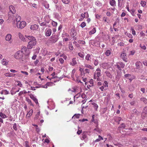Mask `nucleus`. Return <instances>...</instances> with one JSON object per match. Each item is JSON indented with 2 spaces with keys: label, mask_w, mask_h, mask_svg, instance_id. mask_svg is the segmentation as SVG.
Here are the masks:
<instances>
[{
  "label": "nucleus",
  "mask_w": 147,
  "mask_h": 147,
  "mask_svg": "<svg viewBox=\"0 0 147 147\" xmlns=\"http://www.w3.org/2000/svg\"><path fill=\"white\" fill-rule=\"evenodd\" d=\"M26 38H27V40L29 41L28 42L27 47L28 49H31L33 46L36 45V39L35 38L32 36H27Z\"/></svg>",
  "instance_id": "f257e3e1"
},
{
  "label": "nucleus",
  "mask_w": 147,
  "mask_h": 147,
  "mask_svg": "<svg viewBox=\"0 0 147 147\" xmlns=\"http://www.w3.org/2000/svg\"><path fill=\"white\" fill-rule=\"evenodd\" d=\"M59 35H54L53 34L50 38L48 40V42L49 43L53 44L55 43L59 40Z\"/></svg>",
  "instance_id": "f03ea898"
},
{
  "label": "nucleus",
  "mask_w": 147,
  "mask_h": 147,
  "mask_svg": "<svg viewBox=\"0 0 147 147\" xmlns=\"http://www.w3.org/2000/svg\"><path fill=\"white\" fill-rule=\"evenodd\" d=\"M23 51H18L14 55V57L16 59H21L24 53H23Z\"/></svg>",
  "instance_id": "7ed1b4c3"
},
{
  "label": "nucleus",
  "mask_w": 147,
  "mask_h": 147,
  "mask_svg": "<svg viewBox=\"0 0 147 147\" xmlns=\"http://www.w3.org/2000/svg\"><path fill=\"white\" fill-rule=\"evenodd\" d=\"M71 36L73 38V40H76L77 38V34L74 29L72 28L71 29Z\"/></svg>",
  "instance_id": "20e7f679"
},
{
  "label": "nucleus",
  "mask_w": 147,
  "mask_h": 147,
  "mask_svg": "<svg viewBox=\"0 0 147 147\" xmlns=\"http://www.w3.org/2000/svg\"><path fill=\"white\" fill-rule=\"evenodd\" d=\"M18 28L22 29L26 25V22L24 21L19 22L16 24Z\"/></svg>",
  "instance_id": "39448f33"
},
{
  "label": "nucleus",
  "mask_w": 147,
  "mask_h": 147,
  "mask_svg": "<svg viewBox=\"0 0 147 147\" xmlns=\"http://www.w3.org/2000/svg\"><path fill=\"white\" fill-rule=\"evenodd\" d=\"M115 66L119 70H121V68L124 67L125 64L122 62H120L117 63L116 65H115Z\"/></svg>",
  "instance_id": "423d86ee"
},
{
  "label": "nucleus",
  "mask_w": 147,
  "mask_h": 147,
  "mask_svg": "<svg viewBox=\"0 0 147 147\" xmlns=\"http://www.w3.org/2000/svg\"><path fill=\"white\" fill-rule=\"evenodd\" d=\"M90 42L92 45L96 47H98L100 45L99 42L97 40H91Z\"/></svg>",
  "instance_id": "0eeeda50"
},
{
  "label": "nucleus",
  "mask_w": 147,
  "mask_h": 147,
  "mask_svg": "<svg viewBox=\"0 0 147 147\" xmlns=\"http://www.w3.org/2000/svg\"><path fill=\"white\" fill-rule=\"evenodd\" d=\"M11 35L10 34H8L5 36V40L8 41L9 43H11L12 42V40H11Z\"/></svg>",
  "instance_id": "6e6552de"
},
{
  "label": "nucleus",
  "mask_w": 147,
  "mask_h": 147,
  "mask_svg": "<svg viewBox=\"0 0 147 147\" xmlns=\"http://www.w3.org/2000/svg\"><path fill=\"white\" fill-rule=\"evenodd\" d=\"M29 96H30V98L35 102L36 105L39 104L37 99L33 95L30 94Z\"/></svg>",
  "instance_id": "1a4fd4ad"
},
{
  "label": "nucleus",
  "mask_w": 147,
  "mask_h": 147,
  "mask_svg": "<svg viewBox=\"0 0 147 147\" xmlns=\"http://www.w3.org/2000/svg\"><path fill=\"white\" fill-rule=\"evenodd\" d=\"M147 114V106H146L144 107L143 108L142 112V113L141 115L142 116H143L144 117H145V115H146Z\"/></svg>",
  "instance_id": "9d476101"
},
{
  "label": "nucleus",
  "mask_w": 147,
  "mask_h": 147,
  "mask_svg": "<svg viewBox=\"0 0 147 147\" xmlns=\"http://www.w3.org/2000/svg\"><path fill=\"white\" fill-rule=\"evenodd\" d=\"M9 9L10 11H11L13 14H14L16 13V10L14 7L11 5L9 7Z\"/></svg>",
  "instance_id": "9b49d317"
},
{
  "label": "nucleus",
  "mask_w": 147,
  "mask_h": 147,
  "mask_svg": "<svg viewBox=\"0 0 147 147\" xmlns=\"http://www.w3.org/2000/svg\"><path fill=\"white\" fill-rule=\"evenodd\" d=\"M19 36L20 38L24 41H28L27 38H26L27 36H26V38H25L23 35L20 33H19Z\"/></svg>",
  "instance_id": "f8f14e48"
},
{
  "label": "nucleus",
  "mask_w": 147,
  "mask_h": 147,
  "mask_svg": "<svg viewBox=\"0 0 147 147\" xmlns=\"http://www.w3.org/2000/svg\"><path fill=\"white\" fill-rule=\"evenodd\" d=\"M51 29H49L45 32V35L46 36H49L51 35Z\"/></svg>",
  "instance_id": "ddd939ff"
},
{
  "label": "nucleus",
  "mask_w": 147,
  "mask_h": 147,
  "mask_svg": "<svg viewBox=\"0 0 147 147\" xmlns=\"http://www.w3.org/2000/svg\"><path fill=\"white\" fill-rule=\"evenodd\" d=\"M87 132L86 131H83L82 134V137L81 138V139L83 140L86 139L87 138Z\"/></svg>",
  "instance_id": "4468645a"
},
{
  "label": "nucleus",
  "mask_w": 147,
  "mask_h": 147,
  "mask_svg": "<svg viewBox=\"0 0 147 147\" xmlns=\"http://www.w3.org/2000/svg\"><path fill=\"white\" fill-rule=\"evenodd\" d=\"M38 26L36 24L32 25L30 27V29L32 30H36L38 28Z\"/></svg>",
  "instance_id": "2eb2a0df"
},
{
  "label": "nucleus",
  "mask_w": 147,
  "mask_h": 147,
  "mask_svg": "<svg viewBox=\"0 0 147 147\" xmlns=\"http://www.w3.org/2000/svg\"><path fill=\"white\" fill-rule=\"evenodd\" d=\"M142 64V63L140 61H137L135 64L136 69H139L140 67V66Z\"/></svg>",
  "instance_id": "dca6fc26"
},
{
  "label": "nucleus",
  "mask_w": 147,
  "mask_h": 147,
  "mask_svg": "<svg viewBox=\"0 0 147 147\" xmlns=\"http://www.w3.org/2000/svg\"><path fill=\"white\" fill-rule=\"evenodd\" d=\"M92 55L90 54H87L85 57V59L87 61H90L91 59Z\"/></svg>",
  "instance_id": "f3484780"
},
{
  "label": "nucleus",
  "mask_w": 147,
  "mask_h": 147,
  "mask_svg": "<svg viewBox=\"0 0 147 147\" xmlns=\"http://www.w3.org/2000/svg\"><path fill=\"white\" fill-rule=\"evenodd\" d=\"M93 80L92 79L90 80L89 81V82L90 84V85H88L87 86V87L88 88H90V87H92L93 86Z\"/></svg>",
  "instance_id": "a211bd4d"
},
{
  "label": "nucleus",
  "mask_w": 147,
  "mask_h": 147,
  "mask_svg": "<svg viewBox=\"0 0 147 147\" xmlns=\"http://www.w3.org/2000/svg\"><path fill=\"white\" fill-rule=\"evenodd\" d=\"M77 64L76 61V58H73L72 59V61L70 63V65H71L73 66H74Z\"/></svg>",
  "instance_id": "6ab92c4d"
},
{
  "label": "nucleus",
  "mask_w": 147,
  "mask_h": 147,
  "mask_svg": "<svg viewBox=\"0 0 147 147\" xmlns=\"http://www.w3.org/2000/svg\"><path fill=\"white\" fill-rule=\"evenodd\" d=\"M42 4L46 8L48 9L49 7V4L46 1H44Z\"/></svg>",
  "instance_id": "aec40b11"
},
{
  "label": "nucleus",
  "mask_w": 147,
  "mask_h": 147,
  "mask_svg": "<svg viewBox=\"0 0 147 147\" xmlns=\"http://www.w3.org/2000/svg\"><path fill=\"white\" fill-rule=\"evenodd\" d=\"M141 101H143L145 104H147V99L145 98L142 97L140 99Z\"/></svg>",
  "instance_id": "412c9836"
},
{
  "label": "nucleus",
  "mask_w": 147,
  "mask_h": 147,
  "mask_svg": "<svg viewBox=\"0 0 147 147\" xmlns=\"http://www.w3.org/2000/svg\"><path fill=\"white\" fill-rule=\"evenodd\" d=\"M110 5L113 7L116 6V2L115 0H112L110 2Z\"/></svg>",
  "instance_id": "4be33fe9"
},
{
  "label": "nucleus",
  "mask_w": 147,
  "mask_h": 147,
  "mask_svg": "<svg viewBox=\"0 0 147 147\" xmlns=\"http://www.w3.org/2000/svg\"><path fill=\"white\" fill-rule=\"evenodd\" d=\"M96 31V28H94L91 30L90 31L89 34L90 35H91L92 34H93L95 33Z\"/></svg>",
  "instance_id": "5701e85b"
},
{
  "label": "nucleus",
  "mask_w": 147,
  "mask_h": 147,
  "mask_svg": "<svg viewBox=\"0 0 147 147\" xmlns=\"http://www.w3.org/2000/svg\"><path fill=\"white\" fill-rule=\"evenodd\" d=\"M33 112V111L32 109L30 110L29 111L28 113L26 115V117H29L32 115Z\"/></svg>",
  "instance_id": "b1692460"
},
{
  "label": "nucleus",
  "mask_w": 147,
  "mask_h": 147,
  "mask_svg": "<svg viewBox=\"0 0 147 147\" xmlns=\"http://www.w3.org/2000/svg\"><path fill=\"white\" fill-rule=\"evenodd\" d=\"M105 88V90H106L107 88L108 87V83L107 81H105L104 83L103 84V86Z\"/></svg>",
  "instance_id": "393cba45"
},
{
  "label": "nucleus",
  "mask_w": 147,
  "mask_h": 147,
  "mask_svg": "<svg viewBox=\"0 0 147 147\" xmlns=\"http://www.w3.org/2000/svg\"><path fill=\"white\" fill-rule=\"evenodd\" d=\"M105 73L106 74V76L107 77L110 78H112V76L109 71H106L105 72Z\"/></svg>",
  "instance_id": "a878e982"
},
{
  "label": "nucleus",
  "mask_w": 147,
  "mask_h": 147,
  "mask_svg": "<svg viewBox=\"0 0 147 147\" xmlns=\"http://www.w3.org/2000/svg\"><path fill=\"white\" fill-rule=\"evenodd\" d=\"M21 19V17L18 16V15H17L16 16V23L17 22H20V20Z\"/></svg>",
  "instance_id": "bb28decb"
},
{
  "label": "nucleus",
  "mask_w": 147,
  "mask_h": 147,
  "mask_svg": "<svg viewBox=\"0 0 147 147\" xmlns=\"http://www.w3.org/2000/svg\"><path fill=\"white\" fill-rule=\"evenodd\" d=\"M96 75V78L97 80H99V77L100 76V72H97L96 74H95Z\"/></svg>",
  "instance_id": "cd10ccee"
},
{
  "label": "nucleus",
  "mask_w": 147,
  "mask_h": 147,
  "mask_svg": "<svg viewBox=\"0 0 147 147\" xmlns=\"http://www.w3.org/2000/svg\"><path fill=\"white\" fill-rule=\"evenodd\" d=\"M98 138L96 139L94 141L95 142H97L100 141L101 140H103V138L100 135L98 136Z\"/></svg>",
  "instance_id": "c85d7f7f"
},
{
  "label": "nucleus",
  "mask_w": 147,
  "mask_h": 147,
  "mask_svg": "<svg viewBox=\"0 0 147 147\" xmlns=\"http://www.w3.org/2000/svg\"><path fill=\"white\" fill-rule=\"evenodd\" d=\"M92 104L94 108L96 109V110H97L98 108V106L96 103L95 102H93L92 103Z\"/></svg>",
  "instance_id": "c756f323"
},
{
  "label": "nucleus",
  "mask_w": 147,
  "mask_h": 147,
  "mask_svg": "<svg viewBox=\"0 0 147 147\" xmlns=\"http://www.w3.org/2000/svg\"><path fill=\"white\" fill-rule=\"evenodd\" d=\"M121 118L119 117H116L114 118L116 122H119L121 120Z\"/></svg>",
  "instance_id": "7c9ffc66"
},
{
  "label": "nucleus",
  "mask_w": 147,
  "mask_h": 147,
  "mask_svg": "<svg viewBox=\"0 0 147 147\" xmlns=\"http://www.w3.org/2000/svg\"><path fill=\"white\" fill-rule=\"evenodd\" d=\"M80 114H75L72 117V119L74 118L75 119V118L78 119L79 118Z\"/></svg>",
  "instance_id": "2f4dec72"
},
{
  "label": "nucleus",
  "mask_w": 147,
  "mask_h": 147,
  "mask_svg": "<svg viewBox=\"0 0 147 147\" xmlns=\"http://www.w3.org/2000/svg\"><path fill=\"white\" fill-rule=\"evenodd\" d=\"M55 7L59 11H60L61 10V6L60 5L58 4L55 5Z\"/></svg>",
  "instance_id": "473e14b6"
},
{
  "label": "nucleus",
  "mask_w": 147,
  "mask_h": 147,
  "mask_svg": "<svg viewBox=\"0 0 147 147\" xmlns=\"http://www.w3.org/2000/svg\"><path fill=\"white\" fill-rule=\"evenodd\" d=\"M86 13L88 15L87 17H88V13L87 12H85L84 13H82L81 14V16L83 18H84L85 17V14Z\"/></svg>",
  "instance_id": "72a5a7b5"
},
{
  "label": "nucleus",
  "mask_w": 147,
  "mask_h": 147,
  "mask_svg": "<svg viewBox=\"0 0 147 147\" xmlns=\"http://www.w3.org/2000/svg\"><path fill=\"white\" fill-rule=\"evenodd\" d=\"M0 116L2 118H5L7 117L6 115L1 112L0 113Z\"/></svg>",
  "instance_id": "f704fd0d"
},
{
  "label": "nucleus",
  "mask_w": 147,
  "mask_h": 147,
  "mask_svg": "<svg viewBox=\"0 0 147 147\" xmlns=\"http://www.w3.org/2000/svg\"><path fill=\"white\" fill-rule=\"evenodd\" d=\"M85 67L87 68L90 69H93V68L92 66L86 64L85 65Z\"/></svg>",
  "instance_id": "c9c22d12"
},
{
  "label": "nucleus",
  "mask_w": 147,
  "mask_h": 147,
  "mask_svg": "<svg viewBox=\"0 0 147 147\" xmlns=\"http://www.w3.org/2000/svg\"><path fill=\"white\" fill-rule=\"evenodd\" d=\"M62 2L65 4H68L70 2V0H61Z\"/></svg>",
  "instance_id": "e433bc0d"
},
{
  "label": "nucleus",
  "mask_w": 147,
  "mask_h": 147,
  "mask_svg": "<svg viewBox=\"0 0 147 147\" xmlns=\"http://www.w3.org/2000/svg\"><path fill=\"white\" fill-rule=\"evenodd\" d=\"M26 93H27V92H26L25 90H24L23 91H21L18 94L20 96L22 95L23 94H26Z\"/></svg>",
  "instance_id": "4c0bfd02"
},
{
  "label": "nucleus",
  "mask_w": 147,
  "mask_h": 147,
  "mask_svg": "<svg viewBox=\"0 0 147 147\" xmlns=\"http://www.w3.org/2000/svg\"><path fill=\"white\" fill-rule=\"evenodd\" d=\"M107 138L109 141H111L113 139V138L110 134H109L107 135Z\"/></svg>",
  "instance_id": "58836bf2"
},
{
  "label": "nucleus",
  "mask_w": 147,
  "mask_h": 147,
  "mask_svg": "<svg viewBox=\"0 0 147 147\" xmlns=\"http://www.w3.org/2000/svg\"><path fill=\"white\" fill-rule=\"evenodd\" d=\"M105 54L106 56H108L110 55L111 52L110 50H107L106 51Z\"/></svg>",
  "instance_id": "ea45409f"
},
{
  "label": "nucleus",
  "mask_w": 147,
  "mask_h": 147,
  "mask_svg": "<svg viewBox=\"0 0 147 147\" xmlns=\"http://www.w3.org/2000/svg\"><path fill=\"white\" fill-rule=\"evenodd\" d=\"M98 125H96V128L94 129V130L95 131H97L99 133H100L101 132V131H100V130L98 128Z\"/></svg>",
  "instance_id": "a19ab883"
},
{
  "label": "nucleus",
  "mask_w": 147,
  "mask_h": 147,
  "mask_svg": "<svg viewBox=\"0 0 147 147\" xmlns=\"http://www.w3.org/2000/svg\"><path fill=\"white\" fill-rule=\"evenodd\" d=\"M51 24H52V25L53 26H55V27L57 26V23L56 22H55L53 21H52Z\"/></svg>",
  "instance_id": "79ce46f5"
},
{
  "label": "nucleus",
  "mask_w": 147,
  "mask_h": 147,
  "mask_svg": "<svg viewBox=\"0 0 147 147\" xmlns=\"http://www.w3.org/2000/svg\"><path fill=\"white\" fill-rule=\"evenodd\" d=\"M82 132V130H80V128L79 127H78V131L77 132V134L78 135L80 134Z\"/></svg>",
  "instance_id": "37998d69"
},
{
  "label": "nucleus",
  "mask_w": 147,
  "mask_h": 147,
  "mask_svg": "<svg viewBox=\"0 0 147 147\" xmlns=\"http://www.w3.org/2000/svg\"><path fill=\"white\" fill-rule=\"evenodd\" d=\"M140 4L142 7H144L146 5V2L144 1H141Z\"/></svg>",
  "instance_id": "c03bdc74"
},
{
  "label": "nucleus",
  "mask_w": 147,
  "mask_h": 147,
  "mask_svg": "<svg viewBox=\"0 0 147 147\" xmlns=\"http://www.w3.org/2000/svg\"><path fill=\"white\" fill-rule=\"evenodd\" d=\"M95 4L97 6H101L102 5L101 3L98 1H96L95 2Z\"/></svg>",
  "instance_id": "a18cd8bd"
},
{
  "label": "nucleus",
  "mask_w": 147,
  "mask_h": 147,
  "mask_svg": "<svg viewBox=\"0 0 147 147\" xmlns=\"http://www.w3.org/2000/svg\"><path fill=\"white\" fill-rule=\"evenodd\" d=\"M6 60L3 59L2 60V63L4 65H6L7 63L5 61Z\"/></svg>",
  "instance_id": "49530a36"
},
{
  "label": "nucleus",
  "mask_w": 147,
  "mask_h": 147,
  "mask_svg": "<svg viewBox=\"0 0 147 147\" xmlns=\"http://www.w3.org/2000/svg\"><path fill=\"white\" fill-rule=\"evenodd\" d=\"M17 124L16 123H14L13 124V128L15 131H17Z\"/></svg>",
  "instance_id": "de8ad7c7"
},
{
  "label": "nucleus",
  "mask_w": 147,
  "mask_h": 147,
  "mask_svg": "<svg viewBox=\"0 0 147 147\" xmlns=\"http://www.w3.org/2000/svg\"><path fill=\"white\" fill-rule=\"evenodd\" d=\"M131 75L130 74H127L124 75V76L125 78L128 79V78L131 77Z\"/></svg>",
  "instance_id": "09e8293b"
},
{
  "label": "nucleus",
  "mask_w": 147,
  "mask_h": 147,
  "mask_svg": "<svg viewBox=\"0 0 147 147\" xmlns=\"http://www.w3.org/2000/svg\"><path fill=\"white\" fill-rule=\"evenodd\" d=\"M83 53H78V55L81 58H83L84 57V55Z\"/></svg>",
  "instance_id": "8fccbe9b"
},
{
  "label": "nucleus",
  "mask_w": 147,
  "mask_h": 147,
  "mask_svg": "<svg viewBox=\"0 0 147 147\" xmlns=\"http://www.w3.org/2000/svg\"><path fill=\"white\" fill-rule=\"evenodd\" d=\"M131 30L132 31V34L134 35H136V31H135V30H134L133 28L131 27Z\"/></svg>",
  "instance_id": "3c124183"
},
{
  "label": "nucleus",
  "mask_w": 147,
  "mask_h": 147,
  "mask_svg": "<svg viewBox=\"0 0 147 147\" xmlns=\"http://www.w3.org/2000/svg\"><path fill=\"white\" fill-rule=\"evenodd\" d=\"M98 61L97 59H96L95 60L94 62V64L96 66L98 65Z\"/></svg>",
  "instance_id": "603ef678"
},
{
  "label": "nucleus",
  "mask_w": 147,
  "mask_h": 147,
  "mask_svg": "<svg viewBox=\"0 0 147 147\" xmlns=\"http://www.w3.org/2000/svg\"><path fill=\"white\" fill-rule=\"evenodd\" d=\"M120 127L121 128H123L124 129H125V125L124 123H122L120 125Z\"/></svg>",
  "instance_id": "864d4df0"
},
{
  "label": "nucleus",
  "mask_w": 147,
  "mask_h": 147,
  "mask_svg": "<svg viewBox=\"0 0 147 147\" xmlns=\"http://www.w3.org/2000/svg\"><path fill=\"white\" fill-rule=\"evenodd\" d=\"M133 111L137 115H138L139 114V112L136 109H134Z\"/></svg>",
  "instance_id": "5fc2aeb1"
},
{
  "label": "nucleus",
  "mask_w": 147,
  "mask_h": 147,
  "mask_svg": "<svg viewBox=\"0 0 147 147\" xmlns=\"http://www.w3.org/2000/svg\"><path fill=\"white\" fill-rule=\"evenodd\" d=\"M69 48L70 50H73V47L72 46V44H70L69 46Z\"/></svg>",
  "instance_id": "6e6d98bb"
},
{
  "label": "nucleus",
  "mask_w": 147,
  "mask_h": 147,
  "mask_svg": "<svg viewBox=\"0 0 147 147\" xmlns=\"http://www.w3.org/2000/svg\"><path fill=\"white\" fill-rule=\"evenodd\" d=\"M40 24L41 26H46V23L45 22L40 23Z\"/></svg>",
  "instance_id": "4d7b16f0"
},
{
  "label": "nucleus",
  "mask_w": 147,
  "mask_h": 147,
  "mask_svg": "<svg viewBox=\"0 0 147 147\" xmlns=\"http://www.w3.org/2000/svg\"><path fill=\"white\" fill-rule=\"evenodd\" d=\"M86 26V24L85 22H83L81 24L80 26L82 28H84Z\"/></svg>",
  "instance_id": "13d9d810"
},
{
  "label": "nucleus",
  "mask_w": 147,
  "mask_h": 147,
  "mask_svg": "<svg viewBox=\"0 0 147 147\" xmlns=\"http://www.w3.org/2000/svg\"><path fill=\"white\" fill-rule=\"evenodd\" d=\"M135 10H130L129 12H130L131 14L133 16H135L134 12Z\"/></svg>",
  "instance_id": "bf43d9fd"
},
{
  "label": "nucleus",
  "mask_w": 147,
  "mask_h": 147,
  "mask_svg": "<svg viewBox=\"0 0 147 147\" xmlns=\"http://www.w3.org/2000/svg\"><path fill=\"white\" fill-rule=\"evenodd\" d=\"M27 101L29 104H30L32 106H33V105L31 100L30 99H28L27 100Z\"/></svg>",
  "instance_id": "052dcab7"
},
{
  "label": "nucleus",
  "mask_w": 147,
  "mask_h": 147,
  "mask_svg": "<svg viewBox=\"0 0 147 147\" xmlns=\"http://www.w3.org/2000/svg\"><path fill=\"white\" fill-rule=\"evenodd\" d=\"M18 84L17 85L18 86H19L20 87H22V84L21 83V82L20 81L17 82Z\"/></svg>",
  "instance_id": "680f3d73"
},
{
  "label": "nucleus",
  "mask_w": 147,
  "mask_h": 147,
  "mask_svg": "<svg viewBox=\"0 0 147 147\" xmlns=\"http://www.w3.org/2000/svg\"><path fill=\"white\" fill-rule=\"evenodd\" d=\"M59 61H60V63L61 64L63 63L64 61L63 59L62 58H60L59 59Z\"/></svg>",
  "instance_id": "e2e57ef3"
},
{
  "label": "nucleus",
  "mask_w": 147,
  "mask_h": 147,
  "mask_svg": "<svg viewBox=\"0 0 147 147\" xmlns=\"http://www.w3.org/2000/svg\"><path fill=\"white\" fill-rule=\"evenodd\" d=\"M126 56L125 54V53H123L122 54H121V58H123L124 57V56L125 57Z\"/></svg>",
  "instance_id": "0e129e2a"
},
{
  "label": "nucleus",
  "mask_w": 147,
  "mask_h": 147,
  "mask_svg": "<svg viewBox=\"0 0 147 147\" xmlns=\"http://www.w3.org/2000/svg\"><path fill=\"white\" fill-rule=\"evenodd\" d=\"M135 78V77L134 76H133V77H132L131 76V77H129L128 79L131 82Z\"/></svg>",
  "instance_id": "69168bd1"
},
{
  "label": "nucleus",
  "mask_w": 147,
  "mask_h": 147,
  "mask_svg": "<svg viewBox=\"0 0 147 147\" xmlns=\"http://www.w3.org/2000/svg\"><path fill=\"white\" fill-rule=\"evenodd\" d=\"M127 35L129 38H132L133 37L132 35L130 33H127Z\"/></svg>",
  "instance_id": "338daca9"
},
{
  "label": "nucleus",
  "mask_w": 147,
  "mask_h": 147,
  "mask_svg": "<svg viewBox=\"0 0 147 147\" xmlns=\"http://www.w3.org/2000/svg\"><path fill=\"white\" fill-rule=\"evenodd\" d=\"M3 92L4 94H8L9 93V92L6 90H3Z\"/></svg>",
  "instance_id": "774afa93"
}]
</instances>
